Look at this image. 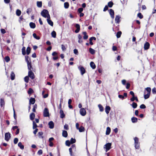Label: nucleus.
Returning a JSON list of instances; mask_svg holds the SVG:
<instances>
[{"label":"nucleus","mask_w":156,"mask_h":156,"mask_svg":"<svg viewBox=\"0 0 156 156\" xmlns=\"http://www.w3.org/2000/svg\"><path fill=\"white\" fill-rule=\"evenodd\" d=\"M135 147L136 149H139L140 147V143L139 142V139L135 137L134 138Z\"/></svg>","instance_id":"1"},{"label":"nucleus","mask_w":156,"mask_h":156,"mask_svg":"<svg viewBox=\"0 0 156 156\" xmlns=\"http://www.w3.org/2000/svg\"><path fill=\"white\" fill-rule=\"evenodd\" d=\"M41 15L44 18H48V15H49L48 11L46 9H44L41 12Z\"/></svg>","instance_id":"2"},{"label":"nucleus","mask_w":156,"mask_h":156,"mask_svg":"<svg viewBox=\"0 0 156 156\" xmlns=\"http://www.w3.org/2000/svg\"><path fill=\"white\" fill-rule=\"evenodd\" d=\"M111 146L112 144L109 143H107L104 145V148L105 149L106 152H107L111 148Z\"/></svg>","instance_id":"3"},{"label":"nucleus","mask_w":156,"mask_h":156,"mask_svg":"<svg viewBox=\"0 0 156 156\" xmlns=\"http://www.w3.org/2000/svg\"><path fill=\"white\" fill-rule=\"evenodd\" d=\"M76 146L74 144L69 149L70 154L71 156H74V155L72 154V150L75 151L76 150Z\"/></svg>","instance_id":"4"},{"label":"nucleus","mask_w":156,"mask_h":156,"mask_svg":"<svg viewBox=\"0 0 156 156\" xmlns=\"http://www.w3.org/2000/svg\"><path fill=\"white\" fill-rule=\"evenodd\" d=\"M43 115L44 117H48L49 116V114L48 110L47 108H45L43 112Z\"/></svg>","instance_id":"5"},{"label":"nucleus","mask_w":156,"mask_h":156,"mask_svg":"<svg viewBox=\"0 0 156 156\" xmlns=\"http://www.w3.org/2000/svg\"><path fill=\"white\" fill-rule=\"evenodd\" d=\"M80 114L83 116H85L86 114V112L85 109L83 108H81L80 110Z\"/></svg>","instance_id":"6"},{"label":"nucleus","mask_w":156,"mask_h":156,"mask_svg":"<svg viewBox=\"0 0 156 156\" xmlns=\"http://www.w3.org/2000/svg\"><path fill=\"white\" fill-rule=\"evenodd\" d=\"M78 69L80 70L82 75H83L85 73V70L82 66H79L78 67Z\"/></svg>","instance_id":"7"},{"label":"nucleus","mask_w":156,"mask_h":156,"mask_svg":"<svg viewBox=\"0 0 156 156\" xmlns=\"http://www.w3.org/2000/svg\"><path fill=\"white\" fill-rule=\"evenodd\" d=\"M28 76L32 79H34L35 76L34 73L32 71H29L28 72Z\"/></svg>","instance_id":"8"},{"label":"nucleus","mask_w":156,"mask_h":156,"mask_svg":"<svg viewBox=\"0 0 156 156\" xmlns=\"http://www.w3.org/2000/svg\"><path fill=\"white\" fill-rule=\"evenodd\" d=\"M50 15H48V18H47V21L48 24H49L51 26H53V23L52 21L50 20Z\"/></svg>","instance_id":"9"},{"label":"nucleus","mask_w":156,"mask_h":156,"mask_svg":"<svg viewBox=\"0 0 156 156\" xmlns=\"http://www.w3.org/2000/svg\"><path fill=\"white\" fill-rule=\"evenodd\" d=\"M10 134L9 133H7L5 134V140L8 141L10 137Z\"/></svg>","instance_id":"10"},{"label":"nucleus","mask_w":156,"mask_h":156,"mask_svg":"<svg viewBox=\"0 0 156 156\" xmlns=\"http://www.w3.org/2000/svg\"><path fill=\"white\" fill-rule=\"evenodd\" d=\"M27 64L28 68L30 71H32V69H33L32 68L31 62H29V60H27Z\"/></svg>","instance_id":"11"},{"label":"nucleus","mask_w":156,"mask_h":156,"mask_svg":"<svg viewBox=\"0 0 156 156\" xmlns=\"http://www.w3.org/2000/svg\"><path fill=\"white\" fill-rule=\"evenodd\" d=\"M109 14L112 19L114 18V11L112 9H110L109 10Z\"/></svg>","instance_id":"12"},{"label":"nucleus","mask_w":156,"mask_h":156,"mask_svg":"<svg viewBox=\"0 0 156 156\" xmlns=\"http://www.w3.org/2000/svg\"><path fill=\"white\" fill-rule=\"evenodd\" d=\"M48 125L49 126V127L50 129H53L54 127V122L52 121H51L48 123Z\"/></svg>","instance_id":"13"},{"label":"nucleus","mask_w":156,"mask_h":156,"mask_svg":"<svg viewBox=\"0 0 156 156\" xmlns=\"http://www.w3.org/2000/svg\"><path fill=\"white\" fill-rule=\"evenodd\" d=\"M150 44L149 43L147 42L144 45V48L145 50H147L149 48Z\"/></svg>","instance_id":"14"},{"label":"nucleus","mask_w":156,"mask_h":156,"mask_svg":"<svg viewBox=\"0 0 156 156\" xmlns=\"http://www.w3.org/2000/svg\"><path fill=\"white\" fill-rule=\"evenodd\" d=\"M111 110L110 107L108 106H106L105 108V112L107 114H108Z\"/></svg>","instance_id":"15"},{"label":"nucleus","mask_w":156,"mask_h":156,"mask_svg":"<svg viewBox=\"0 0 156 156\" xmlns=\"http://www.w3.org/2000/svg\"><path fill=\"white\" fill-rule=\"evenodd\" d=\"M120 16H116L115 17V23H119V22H120Z\"/></svg>","instance_id":"16"},{"label":"nucleus","mask_w":156,"mask_h":156,"mask_svg":"<svg viewBox=\"0 0 156 156\" xmlns=\"http://www.w3.org/2000/svg\"><path fill=\"white\" fill-rule=\"evenodd\" d=\"M35 100L34 98H31L30 100L29 104L30 105L31 104H34L35 103Z\"/></svg>","instance_id":"17"},{"label":"nucleus","mask_w":156,"mask_h":156,"mask_svg":"<svg viewBox=\"0 0 156 156\" xmlns=\"http://www.w3.org/2000/svg\"><path fill=\"white\" fill-rule=\"evenodd\" d=\"M62 135L63 136L66 137L68 136L67 132L66 130H63L62 133Z\"/></svg>","instance_id":"18"},{"label":"nucleus","mask_w":156,"mask_h":156,"mask_svg":"<svg viewBox=\"0 0 156 156\" xmlns=\"http://www.w3.org/2000/svg\"><path fill=\"white\" fill-rule=\"evenodd\" d=\"M35 117V115L34 113H32L30 115V120H33Z\"/></svg>","instance_id":"19"},{"label":"nucleus","mask_w":156,"mask_h":156,"mask_svg":"<svg viewBox=\"0 0 156 156\" xmlns=\"http://www.w3.org/2000/svg\"><path fill=\"white\" fill-rule=\"evenodd\" d=\"M10 77L11 79L13 80L15 79V74L13 72H12L10 74Z\"/></svg>","instance_id":"20"},{"label":"nucleus","mask_w":156,"mask_h":156,"mask_svg":"<svg viewBox=\"0 0 156 156\" xmlns=\"http://www.w3.org/2000/svg\"><path fill=\"white\" fill-rule=\"evenodd\" d=\"M110 132H111L110 128L109 127H107L106 129V134L107 135H109L110 134Z\"/></svg>","instance_id":"21"},{"label":"nucleus","mask_w":156,"mask_h":156,"mask_svg":"<svg viewBox=\"0 0 156 156\" xmlns=\"http://www.w3.org/2000/svg\"><path fill=\"white\" fill-rule=\"evenodd\" d=\"M60 117L61 118H63L65 117V114L63 112L61 109L60 110Z\"/></svg>","instance_id":"22"},{"label":"nucleus","mask_w":156,"mask_h":156,"mask_svg":"<svg viewBox=\"0 0 156 156\" xmlns=\"http://www.w3.org/2000/svg\"><path fill=\"white\" fill-rule=\"evenodd\" d=\"M90 65L91 67L93 69H95L96 67L94 63L92 62H90Z\"/></svg>","instance_id":"23"},{"label":"nucleus","mask_w":156,"mask_h":156,"mask_svg":"<svg viewBox=\"0 0 156 156\" xmlns=\"http://www.w3.org/2000/svg\"><path fill=\"white\" fill-rule=\"evenodd\" d=\"M30 26L31 28L33 29L35 28L36 27L35 24V23L32 22H30Z\"/></svg>","instance_id":"24"},{"label":"nucleus","mask_w":156,"mask_h":156,"mask_svg":"<svg viewBox=\"0 0 156 156\" xmlns=\"http://www.w3.org/2000/svg\"><path fill=\"white\" fill-rule=\"evenodd\" d=\"M89 51L91 54L93 55L95 53V50L91 48H89Z\"/></svg>","instance_id":"25"},{"label":"nucleus","mask_w":156,"mask_h":156,"mask_svg":"<svg viewBox=\"0 0 156 156\" xmlns=\"http://www.w3.org/2000/svg\"><path fill=\"white\" fill-rule=\"evenodd\" d=\"M137 119L135 117H133L131 118V120L133 123L136 122L137 121Z\"/></svg>","instance_id":"26"},{"label":"nucleus","mask_w":156,"mask_h":156,"mask_svg":"<svg viewBox=\"0 0 156 156\" xmlns=\"http://www.w3.org/2000/svg\"><path fill=\"white\" fill-rule=\"evenodd\" d=\"M37 6L39 8H41L42 6V2L41 1H37Z\"/></svg>","instance_id":"27"},{"label":"nucleus","mask_w":156,"mask_h":156,"mask_svg":"<svg viewBox=\"0 0 156 156\" xmlns=\"http://www.w3.org/2000/svg\"><path fill=\"white\" fill-rule=\"evenodd\" d=\"M18 146L20 147L21 149H23L24 148V146L23 145H22V143L21 142H20L18 143Z\"/></svg>","instance_id":"28"},{"label":"nucleus","mask_w":156,"mask_h":156,"mask_svg":"<svg viewBox=\"0 0 156 156\" xmlns=\"http://www.w3.org/2000/svg\"><path fill=\"white\" fill-rule=\"evenodd\" d=\"M78 129L79 130L80 132H82L84 131L85 128L83 126H81Z\"/></svg>","instance_id":"29"},{"label":"nucleus","mask_w":156,"mask_h":156,"mask_svg":"<svg viewBox=\"0 0 156 156\" xmlns=\"http://www.w3.org/2000/svg\"><path fill=\"white\" fill-rule=\"evenodd\" d=\"M92 38H93L94 40H96V38L94 37H91L89 39L90 44L91 45H92L93 44V43L92 42Z\"/></svg>","instance_id":"30"},{"label":"nucleus","mask_w":156,"mask_h":156,"mask_svg":"<svg viewBox=\"0 0 156 156\" xmlns=\"http://www.w3.org/2000/svg\"><path fill=\"white\" fill-rule=\"evenodd\" d=\"M98 107L99 109V110L100 112H102L104 110V108L103 106L101 104L98 105Z\"/></svg>","instance_id":"31"},{"label":"nucleus","mask_w":156,"mask_h":156,"mask_svg":"<svg viewBox=\"0 0 156 156\" xmlns=\"http://www.w3.org/2000/svg\"><path fill=\"white\" fill-rule=\"evenodd\" d=\"M83 34L84 35L83 38L84 39L86 40L88 38V36L87 34V33L86 32H83Z\"/></svg>","instance_id":"32"},{"label":"nucleus","mask_w":156,"mask_h":156,"mask_svg":"<svg viewBox=\"0 0 156 156\" xmlns=\"http://www.w3.org/2000/svg\"><path fill=\"white\" fill-rule=\"evenodd\" d=\"M21 11L18 9H17L16 11V14L17 16H19L21 14Z\"/></svg>","instance_id":"33"},{"label":"nucleus","mask_w":156,"mask_h":156,"mask_svg":"<svg viewBox=\"0 0 156 156\" xmlns=\"http://www.w3.org/2000/svg\"><path fill=\"white\" fill-rule=\"evenodd\" d=\"M51 35L52 37L54 38H55L56 37V33L54 31H53L51 33Z\"/></svg>","instance_id":"34"},{"label":"nucleus","mask_w":156,"mask_h":156,"mask_svg":"<svg viewBox=\"0 0 156 156\" xmlns=\"http://www.w3.org/2000/svg\"><path fill=\"white\" fill-rule=\"evenodd\" d=\"M25 47H23L22 49V53L23 55H24L26 54V51H25Z\"/></svg>","instance_id":"35"},{"label":"nucleus","mask_w":156,"mask_h":156,"mask_svg":"<svg viewBox=\"0 0 156 156\" xmlns=\"http://www.w3.org/2000/svg\"><path fill=\"white\" fill-rule=\"evenodd\" d=\"M5 103L4 101L2 99H1L0 105L2 107H3L4 106Z\"/></svg>","instance_id":"36"},{"label":"nucleus","mask_w":156,"mask_h":156,"mask_svg":"<svg viewBox=\"0 0 156 156\" xmlns=\"http://www.w3.org/2000/svg\"><path fill=\"white\" fill-rule=\"evenodd\" d=\"M69 6V4L68 2H66L64 3V6L65 8L68 9Z\"/></svg>","instance_id":"37"},{"label":"nucleus","mask_w":156,"mask_h":156,"mask_svg":"<svg viewBox=\"0 0 156 156\" xmlns=\"http://www.w3.org/2000/svg\"><path fill=\"white\" fill-rule=\"evenodd\" d=\"M33 37L37 40H39L40 39V37L39 36H37L36 34L35 33H34L33 34Z\"/></svg>","instance_id":"38"},{"label":"nucleus","mask_w":156,"mask_h":156,"mask_svg":"<svg viewBox=\"0 0 156 156\" xmlns=\"http://www.w3.org/2000/svg\"><path fill=\"white\" fill-rule=\"evenodd\" d=\"M122 34V32L121 31H119L117 32L116 34V37L118 38H119L121 35Z\"/></svg>","instance_id":"39"},{"label":"nucleus","mask_w":156,"mask_h":156,"mask_svg":"<svg viewBox=\"0 0 156 156\" xmlns=\"http://www.w3.org/2000/svg\"><path fill=\"white\" fill-rule=\"evenodd\" d=\"M29 78L28 76H26L24 78V81L26 83H28L29 82Z\"/></svg>","instance_id":"40"},{"label":"nucleus","mask_w":156,"mask_h":156,"mask_svg":"<svg viewBox=\"0 0 156 156\" xmlns=\"http://www.w3.org/2000/svg\"><path fill=\"white\" fill-rule=\"evenodd\" d=\"M31 49L30 47H28L27 49V55L29 54L30 53Z\"/></svg>","instance_id":"41"},{"label":"nucleus","mask_w":156,"mask_h":156,"mask_svg":"<svg viewBox=\"0 0 156 156\" xmlns=\"http://www.w3.org/2000/svg\"><path fill=\"white\" fill-rule=\"evenodd\" d=\"M150 94L147 93V94L144 95V98L145 99H147L149 98Z\"/></svg>","instance_id":"42"},{"label":"nucleus","mask_w":156,"mask_h":156,"mask_svg":"<svg viewBox=\"0 0 156 156\" xmlns=\"http://www.w3.org/2000/svg\"><path fill=\"white\" fill-rule=\"evenodd\" d=\"M62 46V49L63 51H65L66 50V48L67 47V46H66L65 45L62 44L61 45Z\"/></svg>","instance_id":"43"},{"label":"nucleus","mask_w":156,"mask_h":156,"mask_svg":"<svg viewBox=\"0 0 156 156\" xmlns=\"http://www.w3.org/2000/svg\"><path fill=\"white\" fill-rule=\"evenodd\" d=\"M133 108H136L137 107V104L135 102H133L132 105H131Z\"/></svg>","instance_id":"44"},{"label":"nucleus","mask_w":156,"mask_h":156,"mask_svg":"<svg viewBox=\"0 0 156 156\" xmlns=\"http://www.w3.org/2000/svg\"><path fill=\"white\" fill-rule=\"evenodd\" d=\"M113 4V3L112 2H110L108 3V6L110 8H111L112 7Z\"/></svg>","instance_id":"45"},{"label":"nucleus","mask_w":156,"mask_h":156,"mask_svg":"<svg viewBox=\"0 0 156 156\" xmlns=\"http://www.w3.org/2000/svg\"><path fill=\"white\" fill-rule=\"evenodd\" d=\"M71 144L70 141L69 140H67L66 141V144L68 146H69L70 144Z\"/></svg>","instance_id":"46"},{"label":"nucleus","mask_w":156,"mask_h":156,"mask_svg":"<svg viewBox=\"0 0 156 156\" xmlns=\"http://www.w3.org/2000/svg\"><path fill=\"white\" fill-rule=\"evenodd\" d=\"M37 127V125L36 124L34 121H33V128L34 129L36 128Z\"/></svg>","instance_id":"47"},{"label":"nucleus","mask_w":156,"mask_h":156,"mask_svg":"<svg viewBox=\"0 0 156 156\" xmlns=\"http://www.w3.org/2000/svg\"><path fill=\"white\" fill-rule=\"evenodd\" d=\"M146 90L147 92V93L149 94H151V88L150 87H147L146 89Z\"/></svg>","instance_id":"48"},{"label":"nucleus","mask_w":156,"mask_h":156,"mask_svg":"<svg viewBox=\"0 0 156 156\" xmlns=\"http://www.w3.org/2000/svg\"><path fill=\"white\" fill-rule=\"evenodd\" d=\"M33 90L31 88H30L28 91V93L29 94H31L33 93Z\"/></svg>","instance_id":"49"},{"label":"nucleus","mask_w":156,"mask_h":156,"mask_svg":"<svg viewBox=\"0 0 156 156\" xmlns=\"http://www.w3.org/2000/svg\"><path fill=\"white\" fill-rule=\"evenodd\" d=\"M37 108V105L36 104H35L33 106V111L34 112H35L36 111V109Z\"/></svg>","instance_id":"50"},{"label":"nucleus","mask_w":156,"mask_h":156,"mask_svg":"<svg viewBox=\"0 0 156 156\" xmlns=\"http://www.w3.org/2000/svg\"><path fill=\"white\" fill-rule=\"evenodd\" d=\"M76 140L75 139H73L72 138L70 140V142L71 144L75 143L76 142Z\"/></svg>","instance_id":"51"},{"label":"nucleus","mask_w":156,"mask_h":156,"mask_svg":"<svg viewBox=\"0 0 156 156\" xmlns=\"http://www.w3.org/2000/svg\"><path fill=\"white\" fill-rule=\"evenodd\" d=\"M10 58L8 56H6L5 58V60L6 62H8L10 61Z\"/></svg>","instance_id":"52"},{"label":"nucleus","mask_w":156,"mask_h":156,"mask_svg":"<svg viewBox=\"0 0 156 156\" xmlns=\"http://www.w3.org/2000/svg\"><path fill=\"white\" fill-rule=\"evenodd\" d=\"M137 16L140 19H142L143 18V16L140 13H139L137 14Z\"/></svg>","instance_id":"53"},{"label":"nucleus","mask_w":156,"mask_h":156,"mask_svg":"<svg viewBox=\"0 0 156 156\" xmlns=\"http://www.w3.org/2000/svg\"><path fill=\"white\" fill-rule=\"evenodd\" d=\"M74 53L76 55H78V50L77 49H75L73 50Z\"/></svg>","instance_id":"54"},{"label":"nucleus","mask_w":156,"mask_h":156,"mask_svg":"<svg viewBox=\"0 0 156 156\" xmlns=\"http://www.w3.org/2000/svg\"><path fill=\"white\" fill-rule=\"evenodd\" d=\"M146 107L144 104H142L140 106V108L141 109H144L146 108Z\"/></svg>","instance_id":"55"},{"label":"nucleus","mask_w":156,"mask_h":156,"mask_svg":"<svg viewBox=\"0 0 156 156\" xmlns=\"http://www.w3.org/2000/svg\"><path fill=\"white\" fill-rule=\"evenodd\" d=\"M18 141V139L17 138H15L14 140V144H16L17 143Z\"/></svg>","instance_id":"56"},{"label":"nucleus","mask_w":156,"mask_h":156,"mask_svg":"<svg viewBox=\"0 0 156 156\" xmlns=\"http://www.w3.org/2000/svg\"><path fill=\"white\" fill-rule=\"evenodd\" d=\"M52 5V1H50L48 2V6L49 7H50Z\"/></svg>","instance_id":"57"},{"label":"nucleus","mask_w":156,"mask_h":156,"mask_svg":"<svg viewBox=\"0 0 156 156\" xmlns=\"http://www.w3.org/2000/svg\"><path fill=\"white\" fill-rule=\"evenodd\" d=\"M152 92L153 94L156 93V88L154 87L152 89Z\"/></svg>","instance_id":"58"},{"label":"nucleus","mask_w":156,"mask_h":156,"mask_svg":"<svg viewBox=\"0 0 156 156\" xmlns=\"http://www.w3.org/2000/svg\"><path fill=\"white\" fill-rule=\"evenodd\" d=\"M42 151L41 150H40L38 151L37 152V154L39 155H40L42 154Z\"/></svg>","instance_id":"59"},{"label":"nucleus","mask_w":156,"mask_h":156,"mask_svg":"<svg viewBox=\"0 0 156 156\" xmlns=\"http://www.w3.org/2000/svg\"><path fill=\"white\" fill-rule=\"evenodd\" d=\"M83 10V9L82 8H80L78 9V12L79 13L81 12Z\"/></svg>","instance_id":"60"},{"label":"nucleus","mask_w":156,"mask_h":156,"mask_svg":"<svg viewBox=\"0 0 156 156\" xmlns=\"http://www.w3.org/2000/svg\"><path fill=\"white\" fill-rule=\"evenodd\" d=\"M108 9V6L107 5H105V7H104L103 11L104 12L106 11Z\"/></svg>","instance_id":"61"},{"label":"nucleus","mask_w":156,"mask_h":156,"mask_svg":"<svg viewBox=\"0 0 156 156\" xmlns=\"http://www.w3.org/2000/svg\"><path fill=\"white\" fill-rule=\"evenodd\" d=\"M1 33L3 34H4L5 33L6 31L4 29H2L1 30Z\"/></svg>","instance_id":"62"},{"label":"nucleus","mask_w":156,"mask_h":156,"mask_svg":"<svg viewBox=\"0 0 156 156\" xmlns=\"http://www.w3.org/2000/svg\"><path fill=\"white\" fill-rule=\"evenodd\" d=\"M64 128L68 130L69 129L68 126L67 124H65L64 126Z\"/></svg>","instance_id":"63"},{"label":"nucleus","mask_w":156,"mask_h":156,"mask_svg":"<svg viewBox=\"0 0 156 156\" xmlns=\"http://www.w3.org/2000/svg\"><path fill=\"white\" fill-rule=\"evenodd\" d=\"M31 12V9H27V12L28 14H29L30 13V12Z\"/></svg>","instance_id":"64"}]
</instances>
